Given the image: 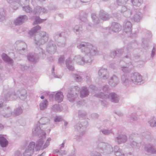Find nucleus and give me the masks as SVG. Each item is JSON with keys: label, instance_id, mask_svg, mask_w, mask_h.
I'll list each match as a JSON object with an SVG mask.
<instances>
[{"label": "nucleus", "instance_id": "6e6552de", "mask_svg": "<svg viewBox=\"0 0 156 156\" xmlns=\"http://www.w3.org/2000/svg\"><path fill=\"white\" fill-rule=\"evenodd\" d=\"M61 119L58 117H56L55 119V122H58L61 120Z\"/></svg>", "mask_w": 156, "mask_h": 156}, {"label": "nucleus", "instance_id": "ddd939ff", "mask_svg": "<svg viewBox=\"0 0 156 156\" xmlns=\"http://www.w3.org/2000/svg\"><path fill=\"white\" fill-rule=\"evenodd\" d=\"M51 140V139L50 138L48 139L47 140L50 141Z\"/></svg>", "mask_w": 156, "mask_h": 156}, {"label": "nucleus", "instance_id": "0eeeda50", "mask_svg": "<svg viewBox=\"0 0 156 156\" xmlns=\"http://www.w3.org/2000/svg\"><path fill=\"white\" fill-rule=\"evenodd\" d=\"M110 96L111 97L112 99H113L116 98V95L115 94H111Z\"/></svg>", "mask_w": 156, "mask_h": 156}, {"label": "nucleus", "instance_id": "4468645a", "mask_svg": "<svg viewBox=\"0 0 156 156\" xmlns=\"http://www.w3.org/2000/svg\"><path fill=\"white\" fill-rule=\"evenodd\" d=\"M155 50V49L154 48H153V51Z\"/></svg>", "mask_w": 156, "mask_h": 156}, {"label": "nucleus", "instance_id": "1a4fd4ad", "mask_svg": "<svg viewBox=\"0 0 156 156\" xmlns=\"http://www.w3.org/2000/svg\"><path fill=\"white\" fill-rule=\"evenodd\" d=\"M40 29H41V27L39 26H37L35 28V29H34V30L35 31H37L38 30H40Z\"/></svg>", "mask_w": 156, "mask_h": 156}, {"label": "nucleus", "instance_id": "20e7f679", "mask_svg": "<svg viewBox=\"0 0 156 156\" xmlns=\"http://www.w3.org/2000/svg\"><path fill=\"white\" fill-rule=\"evenodd\" d=\"M8 142L3 137H0V144L2 147H5L8 144Z\"/></svg>", "mask_w": 156, "mask_h": 156}, {"label": "nucleus", "instance_id": "423d86ee", "mask_svg": "<svg viewBox=\"0 0 156 156\" xmlns=\"http://www.w3.org/2000/svg\"><path fill=\"white\" fill-rule=\"evenodd\" d=\"M2 58L3 60L5 61L10 62H12V60L10 59L5 54H3L2 55Z\"/></svg>", "mask_w": 156, "mask_h": 156}, {"label": "nucleus", "instance_id": "f03ea898", "mask_svg": "<svg viewBox=\"0 0 156 156\" xmlns=\"http://www.w3.org/2000/svg\"><path fill=\"white\" fill-rule=\"evenodd\" d=\"M132 80L133 82H139L142 79L141 76L138 73H135L131 76Z\"/></svg>", "mask_w": 156, "mask_h": 156}, {"label": "nucleus", "instance_id": "f257e3e1", "mask_svg": "<svg viewBox=\"0 0 156 156\" xmlns=\"http://www.w3.org/2000/svg\"><path fill=\"white\" fill-rule=\"evenodd\" d=\"M35 143L34 142H31L30 143L25 151V153H29V155L33 153L35 147Z\"/></svg>", "mask_w": 156, "mask_h": 156}, {"label": "nucleus", "instance_id": "9b49d317", "mask_svg": "<svg viewBox=\"0 0 156 156\" xmlns=\"http://www.w3.org/2000/svg\"><path fill=\"white\" fill-rule=\"evenodd\" d=\"M88 94V93L87 92V94H86L85 95H84V96H82V95H81V97H85V96H87Z\"/></svg>", "mask_w": 156, "mask_h": 156}, {"label": "nucleus", "instance_id": "9d476101", "mask_svg": "<svg viewBox=\"0 0 156 156\" xmlns=\"http://www.w3.org/2000/svg\"><path fill=\"white\" fill-rule=\"evenodd\" d=\"M26 8H27V9H28V8H30L29 7H26V8H24L25 10L27 12H29V9H28V10H27V9H26Z\"/></svg>", "mask_w": 156, "mask_h": 156}, {"label": "nucleus", "instance_id": "39448f33", "mask_svg": "<svg viewBox=\"0 0 156 156\" xmlns=\"http://www.w3.org/2000/svg\"><path fill=\"white\" fill-rule=\"evenodd\" d=\"M48 102L47 101H44L41 103L40 105V108L41 110H44L45 108L47 105Z\"/></svg>", "mask_w": 156, "mask_h": 156}, {"label": "nucleus", "instance_id": "7ed1b4c3", "mask_svg": "<svg viewBox=\"0 0 156 156\" xmlns=\"http://www.w3.org/2000/svg\"><path fill=\"white\" fill-rule=\"evenodd\" d=\"M63 97V95L62 92H58L56 94L55 100L58 103L62 101Z\"/></svg>", "mask_w": 156, "mask_h": 156}, {"label": "nucleus", "instance_id": "f8f14e48", "mask_svg": "<svg viewBox=\"0 0 156 156\" xmlns=\"http://www.w3.org/2000/svg\"><path fill=\"white\" fill-rule=\"evenodd\" d=\"M44 97L43 96H41V99H44Z\"/></svg>", "mask_w": 156, "mask_h": 156}]
</instances>
